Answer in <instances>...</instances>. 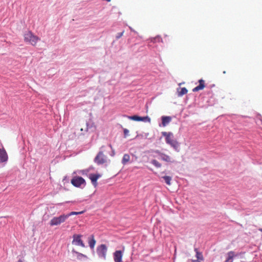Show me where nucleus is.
<instances>
[{"mask_svg": "<svg viewBox=\"0 0 262 262\" xmlns=\"http://www.w3.org/2000/svg\"><path fill=\"white\" fill-rule=\"evenodd\" d=\"M40 38L35 35L32 32L28 31L24 34V40L31 45L35 46Z\"/></svg>", "mask_w": 262, "mask_h": 262, "instance_id": "2", "label": "nucleus"}, {"mask_svg": "<svg viewBox=\"0 0 262 262\" xmlns=\"http://www.w3.org/2000/svg\"><path fill=\"white\" fill-rule=\"evenodd\" d=\"M101 175L99 173H91L89 174V178L91 180L92 183L95 187L97 186V180L100 178Z\"/></svg>", "mask_w": 262, "mask_h": 262, "instance_id": "10", "label": "nucleus"}, {"mask_svg": "<svg viewBox=\"0 0 262 262\" xmlns=\"http://www.w3.org/2000/svg\"><path fill=\"white\" fill-rule=\"evenodd\" d=\"M72 252L76 254V257L79 260H81L82 258H87L86 255L83 254L81 253L78 252L74 250H72Z\"/></svg>", "mask_w": 262, "mask_h": 262, "instance_id": "17", "label": "nucleus"}, {"mask_svg": "<svg viewBox=\"0 0 262 262\" xmlns=\"http://www.w3.org/2000/svg\"><path fill=\"white\" fill-rule=\"evenodd\" d=\"M80 130H81V132H82V133L81 134V135H84V133H83V132H88V123H86L85 127L84 128H81L80 129Z\"/></svg>", "mask_w": 262, "mask_h": 262, "instance_id": "25", "label": "nucleus"}, {"mask_svg": "<svg viewBox=\"0 0 262 262\" xmlns=\"http://www.w3.org/2000/svg\"><path fill=\"white\" fill-rule=\"evenodd\" d=\"M84 212L83 211H79V212H76V211H72V212H71L70 213L66 214V215H68V217L71 215H78V214H82Z\"/></svg>", "mask_w": 262, "mask_h": 262, "instance_id": "23", "label": "nucleus"}, {"mask_svg": "<svg viewBox=\"0 0 262 262\" xmlns=\"http://www.w3.org/2000/svg\"><path fill=\"white\" fill-rule=\"evenodd\" d=\"M193 262H201V261H199L198 260H194L193 261Z\"/></svg>", "mask_w": 262, "mask_h": 262, "instance_id": "28", "label": "nucleus"}, {"mask_svg": "<svg viewBox=\"0 0 262 262\" xmlns=\"http://www.w3.org/2000/svg\"><path fill=\"white\" fill-rule=\"evenodd\" d=\"M96 244V241L94 239V236L93 235H91L89 238V245L91 249H93L95 247Z\"/></svg>", "mask_w": 262, "mask_h": 262, "instance_id": "16", "label": "nucleus"}, {"mask_svg": "<svg viewBox=\"0 0 262 262\" xmlns=\"http://www.w3.org/2000/svg\"><path fill=\"white\" fill-rule=\"evenodd\" d=\"M162 178L164 180L165 182L168 185H171V177L170 176H164Z\"/></svg>", "mask_w": 262, "mask_h": 262, "instance_id": "20", "label": "nucleus"}, {"mask_svg": "<svg viewBox=\"0 0 262 262\" xmlns=\"http://www.w3.org/2000/svg\"><path fill=\"white\" fill-rule=\"evenodd\" d=\"M171 121V117L170 116H162V124L163 126H166Z\"/></svg>", "mask_w": 262, "mask_h": 262, "instance_id": "15", "label": "nucleus"}, {"mask_svg": "<svg viewBox=\"0 0 262 262\" xmlns=\"http://www.w3.org/2000/svg\"><path fill=\"white\" fill-rule=\"evenodd\" d=\"M130 160V156L128 154H124L122 160V163L123 165L126 164L127 163H128Z\"/></svg>", "mask_w": 262, "mask_h": 262, "instance_id": "18", "label": "nucleus"}, {"mask_svg": "<svg viewBox=\"0 0 262 262\" xmlns=\"http://www.w3.org/2000/svg\"><path fill=\"white\" fill-rule=\"evenodd\" d=\"M151 163L156 167L159 168L161 167V164L159 163L157 160H152L151 161Z\"/></svg>", "mask_w": 262, "mask_h": 262, "instance_id": "22", "label": "nucleus"}, {"mask_svg": "<svg viewBox=\"0 0 262 262\" xmlns=\"http://www.w3.org/2000/svg\"><path fill=\"white\" fill-rule=\"evenodd\" d=\"M95 162L98 164H102L106 162L105 156L102 152H99L95 158Z\"/></svg>", "mask_w": 262, "mask_h": 262, "instance_id": "9", "label": "nucleus"}, {"mask_svg": "<svg viewBox=\"0 0 262 262\" xmlns=\"http://www.w3.org/2000/svg\"><path fill=\"white\" fill-rule=\"evenodd\" d=\"M8 160V156L6 151L4 149L0 148V162H4Z\"/></svg>", "mask_w": 262, "mask_h": 262, "instance_id": "13", "label": "nucleus"}, {"mask_svg": "<svg viewBox=\"0 0 262 262\" xmlns=\"http://www.w3.org/2000/svg\"><path fill=\"white\" fill-rule=\"evenodd\" d=\"M188 91L185 88H182L181 89L180 91L179 92V96H182L183 95L187 94Z\"/></svg>", "mask_w": 262, "mask_h": 262, "instance_id": "21", "label": "nucleus"}, {"mask_svg": "<svg viewBox=\"0 0 262 262\" xmlns=\"http://www.w3.org/2000/svg\"><path fill=\"white\" fill-rule=\"evenodd\" d=\"M153 41L154 42H162V39L160 37L157 36L154 38Z\"/></svg>", "mask_w": 262, "mask_h": 262, "instance_id": "26", "label": "nucleus"}, {"mask_svg": "<svg viewBox=\"0 0 262 262\" xmlns=\"http://www.w3.org/2000/svg\"><path fill=\"white\" fill-rule=\"evenodd\" d=\"M71 183L74 186L79 187L82 184L85 185V181L83 178L79 176H75L71 180Z\"/></svg>", "mask_w": 262, "mask_h": 262, "instance_id": "4", "label": "nucleus"}, {"mask_svg": "<svg viewBox=\"0 0 262 262\" xmlns=\"http://www.w3.org/2000/svg\"><path fill=\"white\" fill-rule=\"evenodd\" d=\"M238 255V254H236L235 252L230 251L228 252L226 254V260L224 262H233V259Z\"/></svg>", "mask_w": 262, "mask_h": 262, "instance_id": "11", "label": "nucleus"}, {"mask_svg": "<svg viewBox=\"0 0 262 262\" xmlns=\"http://www.w3.org/2000/svg\"><path fill=\"white\" fill-rule=\"evenodd\" d=\"M124 251V248L122 250L116 251V262H122V258Z\"/></svg>", "mask_w": 262, "mask_h": 262, "instance_id": "14", "label": "nucleus"}, {"mask_svg": "<svg viewBox=\"0 0 262 262\" xmlns=\"http://www.w3.org/2000/svg\"><path fill=\"white\" fill-rule=\"evenodd\" d=\"M107 248L104 244L101 245L97 248V252L99 257L105 258Z\"/></svg>", "mask_w": 262, "mask_h": 262, "instance_id": "8", "label": "nucleus"}, {"mask_svg": "<svg viewBox=\"0 0 262 262\" xmlns=\"http://www.w3.org/2000/svg\"><path fill=\"white\" fill-rule=\"evenodd\" d=\"M81 235L79 234H74L73 236L72 244L76 246H81L82 247H85V245L81 239Z\"/></svg>", "mask_w": 262, "mask_h": 262, "instance_id": "5", "label": "nucleus"}, {"mask_svg": "<svg viewBox=\"0 0 262 262\" xmlns=\"http://www.w3.org/2000/svg\"><path fill=\"white\" fill-rule=\"evenodd\" d=\"M162 135L165 137V141L167 144H169L176 151H179V143L173 138V134L171 132H164L162 133Z\"/></svg>", "mask_w": 262, "mask_h": 262, "instance_id": "1", "label": "nucleus"}, {"mask_svg": "<svg viewBox=\"0 0 262 262\" xmlns=\"http://www.w3.org/2000/svg\"><path fill=\"white\" fill-rule=\"evenodd\" d=\"M194 250L196 252V257L198 259V260H203L204 257H203V256L202 253L199 252L198 249L196 248L194 249Z\"/></svg>", "mask_w": 262, "mask_h": 262, "instance_id": "19", "label": "nucleus"}, {"mask_svg": "<svg viewBox=\"0 0 262 262\" xmlns=\"http://www.w3.org/2000/svg\"><path fill=\"white\" fill-rule=\"evenodd\" d=\"M199 84L197 86L195 87L192 89V91L193 92H195L199 91L200 90H202L205 87V81L203 79H200L199 80Z\"/></svg>", "mask_w": 262, "mask_h": 262, "instance_id": "12", "label": "nucleus"}, {"mask_svg": "<svg viewBox=\"0 0 262 262\" xmlns=\"http://www.w3.org/2000/svg\"><path fill=\"white\" fill-rule=\"evenodd\" d=\"M123 32H123V31H122V32H121V33H118V35L116 36V37H117V38H119L121 37L122 36V35H123Z\"/></svg>", "mask_w": 262, "mask_h": 262, "instance_id": "27", "label": "nucleus"}, {"mask_svg": "<svg viewBox=\"0 0 262 262\" xmlns=\"http://www.w3.org/2000/svg\"><path fill=\"white\" fill-rule=\"evenodd\" d=\"M259 230L262 232V228H259Z\"/></svg>", "mask_w": 262, "mask_h": 262, "instance_id": "29", "label": "nucleus"}, {"mask_svg": "<svg viewBox=\"0 0 262 262\" xmlns=\"http://www.w3.org/2000/svg\"><path fill=\"white\" fill-rule=\"evenodd\" d=\"M68 218V215H66L64 214H61L59 216L54 217L51 220L50 225L51 226L59 225L64 222Z\"/></svg>", "mask_w": 262, "mask_h": 262, "instance_id": "3", "label": "nucleus"}, {"mask_svg": "<svg viewBox=\"0 0 262 262\" xmlns=\"http://www.w3.org/2000/svg\"><path fill=\"white\" fill-rule=\"evenodd\" d=\"M128 118L130 120L136 121H144V122H150V118L148 116L140 117L137 115L128 116Z\"/></svg>", "mask_w": 262, "mask_h": 262, "instance_id": "7", "label": "nucleus"}, {"mask_svg": "<svg viewBox=\"0 0 262 262\" xmlns=\"http://www.w3.org/2000/svg\"><path fill=\"white\" fill-rule=\"evenodd\" d=\"M124 137L126 138L129 135V130L126 128L123 129Z\"/></svg>", "mask_w": 262, "mask_h": 262, "instance_id": "24", "label": "nucleus"}, {"mask_svg": "<svg viewBox=\"0 0 262 262\" xmlns=\"http://www.w3.org/2000/svg\"><path fill=\"white\" fill-rule=\"evenodd\" d=\"M155 152L159 155V156L160 157V159L162 161L168 163H173L174 162V160L173 159V158L169 155H167L164 153L161 152L159 150H156Z\"/></svg>", "mask_w": 262, "mask_h": 262, "instance_id": "6", "label": "nucleus"}]
</instances>
